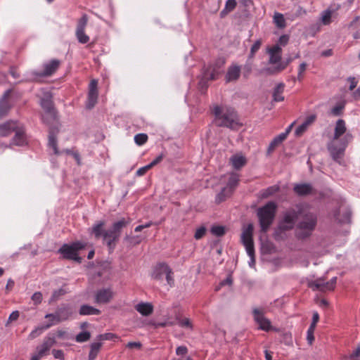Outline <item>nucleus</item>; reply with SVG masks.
<instances>
[{
    "mask_svg": "<svg viewBox=\"0 0 360 360\" xmlns=\"http://www.w3.org/2000/svg\"><path fill=\"white\" fill-rule=\"evenodd\" d=\"M213 112L215 115L216 124L219 127L235 129L239 125L238 115L233 108L221 109L217 105L213 108Z\"/></svg>",
    "mask_w": 360,
    "mask_h": 360,
    "instance_id": "1",
    "label": "nucleus"
},
{
    "mask_svg": "<svg viewBox=\"0 0 360 360\" xmlns=\"http://www.w3.org/2000/svg\"><path fill=\"white\" fill-rule=\"evenodd\" d=\"M352 139V136L349 134H347L339 143H338L336 141L332 140L328 146V149L332 159L341 166H346L344 156L347 145Z\"/></svg>",
    "mask_w": 360,
    "mask_h": 360,
    "instance_id": "2",
    "label": "nucleus"
},
{
    "mask_svg": "<svg viewBox=\"0 0 360 360\" xmlns=\"http://www.w3.org/2000/svg\"><path fill=\"white\" fill-rule=\"evenodd\" d=\"M276 205L274 202H269L264 206L257 210V217L259 219L261 231L266 232L275 217Z\"/></svg>",
    "mask_w": 360,
    "mask_h": 360,
    "instance_id": "3",
    "label": "nucleus"
},
{
    "mask_svg": "<svg viewBox=\"0 0 360 360\" xmlns=\"http://www.w3.org/2000/svg\"><path fill=\"white\" fill-rule=\"evenodd\" d=\"M282 49L278 45H276L268 50L269 54V63L277 64L275 67H269L265 69L267 74H276L283 70L291 61L288 59L286 63H281Z\"/></svg>",
    "mask_w": 360,
    "mask_h": 360,
    "instance_id": "4",
    "label": "nucleus"
},
{
    "mask_svg": "<svg viewBox=\"0 0 360 360\" xmlns=\"http://www.w3.org/2000/svg\"><path fill=\"white\" fill-rule=\"evenodd\" d=\"M224 178L227 179L226 186L216 196V202L218 203L224 201L231 195L239 181V175L234 172L227 174L224 176Z\"/></svg>",
    "mask_w": 360,
    "mask_h": 360,
    "instance_id": "5",
    "label": "nucleus"
},
{
    "mask_svg": "<svg viewBox=\"0 0 360 360\" xmlns=\"http://www.w3.org/2000/svg\"><path fill=\"white\" fill-rule=\"evenodd\" d=\"M253 225L252 224H249L243 231L241 234V240L243 244L244 245L247 254L250 258V261L249 262V265L251 267H253L255 264V250H254V243L252 240V233H253Z\"/></svg>",
    "mask_w": 360,
    "mask_h": 360,
    "instance_id": "6",
    "label": "nucleus"
},
{
    "mask_svg": "<svg viewBox=\"0 0 360 360\" xmlns=\"http://www.w3.org/2000/svg\"><path fill=\"white\" fill-rule=\"evenodd\" d=\"M86 243L76 241L71 244H64L58 250L65 259H72L81 262V258L78 257L79 250L84 248Z\"/></svg>",
    "mask_w": 360,
    "mask_h": 360,
    "instance_id": "7",
    "label": "nucleus"
},
{
    "mask_svg": "<svg viewBox=\"0 0 360 360\" xmlns=\"http://www.w3.org/2000/svg\"><path fill=\"white\" fill-rule=\"evenodd\" d=\"M173 273L169 266L166 264H160L157 265L153 273V278L155 280L162 281L165 278L167 285L169 287L174 285V280L172 276Z\"/></svg>",
    "mask_w": 360,
    "mask_h": 360,
    "instance_id": "8",
    "label": "nucleus"
},
{
    "mask_svg": "<svg viewBox=\"0 0 360 360\" xmlns=\"http://www.w3.org/2000/svg\"><path fill=\"white\" fill-rule=\"evenodd\" d=\"M88 22V16L83 14L78 20L75 34L78 41L81 44H86L89 41V37L85 34V27Z\"/></svg>",
    "mask_w": 360,
    "mask_h": 360,
    "instance_id": "9",
    "label": "nucleus"
},
{
    "mask_svg": "<svg viewBox=\"0 0 360 360\" xmlns=\"http://www.w3.org/2000/svg\"><path fill=\"white\" fill-rule=\"evenodd\" d=\"M98 82L96 79H92L89 85L88 97L86 103L87 108L91 109L94 107L98 101Z\"/></svg>",
    "mask_w": 360,
    "mask_h": 360,
    "instance_id": "10",
    "label": "nucleus"
},
{
    "mask_svg": "<svg viewBox=\"0 0 360 360\" xmlns=\"http://www.w3.org/2000/svg\"><path fill=\"white\" fill-rule=\"evenodd\" d=\"M41 105L45 110V114L42 116L43 121L48 123L56 119V112L51 99L49 97L42 99Z\"/></svg>",
    "mask_w": 360,
    "mask_h": 360,
    "instance_id": "11",
    "label": "nucleus"
},
{
    "mask_svg": "<svg viewBox=\"0 0 360 360\" xmlns=\"http://www.w3.org/2000/svg\"><path fill=\"white\" fill-rule=\"evenodd\" d=\"M297 214L295 210H291L285 212L283 219L279 224L282 230H289L293 228Z\"/></svg>",
    "mask_w": 360,
    "mask_h": 360,
    "instance_id": "12",
    "label": "nucleus"
},
{
    "mask_svg": "<svg viewBox=\"0 0 360 360\" xmlns=\"http://www.w3.org/2000/svg\"><path fill=\"white\" fill-rule=\"evenodd\" d=\"M113 292L110 288H102L96 291L94 295V302L96 304H107L113 297Z\"/></svg>",
    "mask_w": 360,
    "mask_h": 360,
    "instance_id": "13",
    "label": "nucleus"
},
{
    "mask_svg": "<svg viewBox=\"0 0 360 360\" xmlns=\"http://www.w3.org/2000/svg\"><path fill=\"white\" fill-rule=\"evenodd\" d=\"M253 315H254V319L257 322V323L259 325V328L261 330L268 331L271 329V322L270 321L266 319L262 311H261L258 309H253Z\"/></svg>",
    "mask_w": 360,
    "mask_h": 360,
    "instance_id": "14",
    "label": "nucleus"
},
{
    "mask_svg": "<svg viewBox=\"0 0 360 360\" xmlns=\"http://www.w3.org/2000/svg\"><path fill=\"white\" fill-rule=\"evenodd\" d=\"M120 235L114 231L111 228L105 231L103 234L104 243L107 245L109 251L111 252L115 248V242L118 240Z\"/></svg>",
    "mask_w": 360,
    "mask_h": 360,
    "instance_id": "15",
    "label": "nucleus"
},
{
    "mask_svg": "<svg viewBox=\"0 0 360 360\" xmlns=\"http://www.w3.org/2000/svg\"><path fill=\"white\" fill-rule=\"evenodd\" d=\"M56 343V339L54 337H46L44 339V341L41 345L37 347V356L41 358L44 356H46L49 354V351L51 347H53Z\"/></svg>",
    "mask_w": 360,
    "mask_h": 360,
    "instance_id": "16",
    "label": "nucleus"
},
{
    "mask_svg": "<svg viewBox=\"0 0 360 360\" xmlns=\"http://www.w3.org/2000/svg\"><path fill=\"white\" fill-rule=\"evenodd\" d=\"M337 278L333 277L329 281L324 283L321 279H316V290L327 292L333 290L336 285Z\"/></svg>",
    "mask_w": 360,
    "mask_h": 360,
    "instance_id": "17",
    "label": "nucleus"
},
{
    "mask_svg": "<svg viewBox=\"0 0 360 360\" xmlns=\"http://www.w3.org/2000/svg\"><path fill=\"white\" fill-rule=\"evenodd\" d=\"M315 120V115H311L307 117L304 122L300 124L295 131V135L297 137L302 136L308 128L312 125Z\"/></svg>",
    "mask_w": 360,
    "mask_h": 360,
    "instance_id": "18",
    "label": "nucleus"
},
{
    "mask_svg": "<svg viewBox=\"0 0 360 360\" xmlns=\"http://www.w3.org/2000/svg\"><path fill=\"white\" fill-rule=\"evenodd\" d=\"M347 131L346 122L342 119H339L335 125L333 141H338Z\"/></svg>",
    "mask_w": 360,
    "mask_h": 360,
    "instance_id": "19",
    "label": "nucleus"
},
{
    "mask_svg": "<svg viewBox=\"0 0 360 360\" xmlns=\"http://www.w3.org/2000/svg\"><path fill=\"white\" fill-rule=\"evenodd\" d=\"M240 75V67L238 65L233 64L227 70L226 75V80L227 82L236 81Z\"/></svg>",
    "mask_w": 360,
    "mask_h": 360,
    "instance_id": "20",
    "label": "nucleus"
},
{
    "mask_svg": "<svg viewBox=\"0 0 360 360\" xmlns=\"http://www.w3.org/2000/svg\"><path fill=\"white\" fill-rule=\"evenodd\" d=\"M60 61L56 59L51 60L50 62L44 65V70L41 74H37L39 76H49L56 71L60 65Z\"/></svg>",
    "mask_w": 360,
    "mask_h": 360,
    "instance_id": "21",
    "label": "nucleus"
},
{
    "mask_svg": "<svg viewBox=\"0 0 360 360\" xmlns=\"http://www.w3.org/2000/svg\"><path fill=\"white\" fill-rule=\"evenodd\" d=\"M352 212L349 209L343 211L342 215L340 216V210H336L333 212V218L339 223H349L351 221Z\"/></svg>",
    "mask_w": 360,
    "mask_h": 360,
    "instance_id": "22",
    "label": "nucleus"
},
{
    "mask_svg": "<svg viewBox=\"0 0 360 360\" xmlns=\"http://www.w3.org/2000/svg\"><path fill=\"white\" fill-rule=\"evenodd\" d=\"M15 131V135L13 139V144L16 146H23L27 143L25 135L24 134V131L21 127L16 124V128L14 130Z\"/></svg>",
    "mask_w": 360,
    "mask_h": 360,
    "instance_id": "23",
    "label": "nucleus"
},
{
    "mask_svg": "<svg viewBox=\"0 0 360 360\" xmlns=\"http://www.w3.org/2000/svg\"><path fill=\"white\" fill-rule=\"evenodd\" d=\"M135 309L142 316H148L153 311V306L150 302H140L135 305Z\"/></svg>",
    "mask_w": 360,
    "mask_h": 360,
    "instance_id": "24",
    "label": "nucleus"
},
{
    "mask_svg": "<svg viewBox=\"0 0 360 360\" xmlns=\"http://www.w3.org/2000/svg\"><path fill=\"white\" fill-rule=\"evenodd\" d=\"M230 162L234 169H239L245 165L247 160L244 155L237 153L230 158Z\"/></svg>",
    "mask_w": 360,
    "mask_h": 360,
    "instance_id": "25",
    "label": "nucleus"
},
{
    "mask_svg": "<svg viewBox=\"0 0 360 360\" xmlns=\"http://www.w3.org/2000/svg\"><path fill=\"white\" fill-rule=\"evenodd\" d=\"M9 94L10 91H6L0 101V117L6 115L11 108V105L8 101Z\"/></svg>",
    "mask_w": 360,
    "mask_h": 360,
    "instance_id": "26",
    "label": "nucleus"
},
{
    "mask_svg": "<svg viewBox=\"0 0 360 360\" xmlns=\"http://www.w3.org/2000/svg\"><path fill=\"white\" fill-rule=\"evenodd\" d=\"M17 122L13 121L7 122L3 124H0V136H6L9 135L16 128Z\"/></svg>",
    "mask_w": 360,
    "mask_h": 360,
    "instance_id": "27",
    "label": "nucleus"
},
{
    "mask_svg": "<svg viewBox=\"0 0 360 360\" xmlns=\"http://www.w3.org/2000/svg\"><path fill=\"white\" fill-rule=\"evenodd\" d=\"M79 313L82 316L98 315L101 314V311L92 306L83 304L81 306Z\"/></svg>",
    "mask_w": 360,
    "mask_h": 360,
    "instance_id": "28",
    "label": "nucleus"
},
{
    "mask_svg": "<svg viewBox=\"0 0 360 360\" xmlns=\"http://www.w3.org/2000/svg\"><path fill=\"white\" fill-rule=\"evenodd\" d=\"M294 191L299 195H305L312 191V186L308 184H296L294 186Z\"/></svg>",
    "mask_w": 360,
    "mask_h": 360,
    "instance_id": "29",
    "label": "nucleus"
},
{
    "mask_svg": "<svg viewBox=\"0 0 360 360\" xmlns=\"http://www.w3.org/2000/svg\"><path fill=\"white\" fill-rule=\"evenodd\" d=\"M314 224L313 221L309 222H302L299 225V229L304 230L303 233H299L298 234L301 237H307L310 234L314 228Z\"/></svg>",
    "mask_w": 360,
    "mask_h": 360,
    "instance_id": "30",
    "label": "nucleus"
},
{
    "mask_svg": "<svg viewBox=\"0 0 360 360\" xmlns=\"http://www.w3.org/2000/svg\"><path fill=\"white\" fill-rule=\"evenodd\" d=\"M105 225V222L103 221H100L96 222L92 228L91 229V233L94 235V237L97 239L100 238L101 236L103 237V226Z\"/></svg>",
    "mask_w": 360,
    "mask_h": 360,
    "instance_id": "31",
    "label": "nucleus"
},
{
    "mask_svg": "<svg viewBox=\"0 0 360 360\" xmlns=\"http://www.w3.org/2000/svg\"><path fill=\"white\" fill-rule=\"evenodd\" d=\"M61 321H66L70 317L72 314V311L70 306H65L60 307L56 310Z\"/></svg>",
    "mask_w": 360,
    "mask_h": 360,
    "instance_id": "32",
    "label": "nucleus"
},
{
    "mask_svg": "<svg viewBox=\"0 0 360 360\" xmlns=\"http://www.w3.org/2000/svg\"><path fill=\"white\" fill-rule=\"evenodd\" d=\"M283 90L284 84L283 83H280L276 86L273 92V100L274 101L280 102L284 100V97L283 96Z\"/></svg>",
    "mask_w": 360,
    "mask_h": 360,
    "instance_id": "33",
    "label": "nucleus"
},
{
    "mask_svg": "<svg viewBox=\"0 0 360 360\" xmlns=\"http://www.w3.org/2000/svg\"><path fill=\"white\" fill-rule=\"evenodd\" d=\"M130 223L129 219L122 218L112 224L111 229L118 235H120L121 230Z\"/></svg>",
    "mask_w": 360,
    "mask_h": 360,
    "instance_id": "34",
    "label": "nucleus"
},
{
    "mask_svg": "<svg viewBox=\"0 0 360 360\" xmlns=\"http://www.w3.org/2000/svg\"><path fill=\"white\" fill-rule=\"evenodd\" d=\"M334 11L330 9L325 10L321 14V22L324 25H328L332 22Z\"/></svg>",
    "mask_w": 360,
    "mask_h": 360,
    "instance_id": "35",
    "label": "nucleus"
},
{
    "mask_svg": "<svg viewBox=\"0 0 360 360\" xmlns=\"http://www.w3.org/2000/svg\"><path fill=\"white\" fill-rule=\"evenodd\" d=\"M45 318L49 319V323L45 326V328H47V329L49 328L51 326H52L53 325H56V324L59 323L60 322H61L60 319L57 311H56L55 314H47L45 316Z\"/></svg>",
    "mask_w": 360,
    "mask_h": 360,
    "instance_id": "36",
    "label": "nucleus"
},
{
    "mask_svg": "<svg viewBox=\"0 0 360 360\" xmlns=\"http://www.w3.org/2000/svg\"><path fill=\"white\" fill-rule=\"evenodd\" d=\"M274 22L277 27L282 29L285 27V20L283 14L280 13H275L274 15Z\"/></svg>",
    "mask_w": 360,
    "mask_h": 360,
    "instance_id": "37",
    "label": "nucleus"
},
{
    "mask_svg": "<svg viewBox=\"0 0 360 360\" xmlns=\"http://www.w3.org/2000/svg\"><path fill=\"white\" fill-rule=\"evenodd\" d=\"M311 319V323L309 328L308 329L307 336V339L309 345H311L314 340V332L315 328V313L313 314Z\"/></svg>",
    "mask_w": 360,
    "mask_h": 360,
    "instance_id": "38",
    "label": "nucleus"
},
{
    "mask_svg": "<svg viewBox=\"0 0 360 360\" xmlns=\"http://www.w3.org/2000/svg\"><path fill=\"white\" fill-rule=\"evenodd\" d=\"M101 347V342H93L91 345V350L89 354V360H94L96 357Z\"/></svg>",
    "mask_w": 360,
    "mask_h": 360,
    "instance_id": "39",
    "label": "nucleus"
},
{
    "mask_svg": "<svg viewBox=\"0 0 360 360\" xmlns=\"http://www.w3.org/2000/svg\"><path fill=\"white\" fill-rule=\"evenodd\" d=\"M345 107V101H342L331 109V113L335 116H340L342 114Z\"/></svg>",
    "mask_w": 360,
    "mask_h": 360,
    "instance_id": "40",
    "label": "nucleus"
},
{
    "mask_svg": "<svg viewBox=\"0 0 360 360\" xmlns=\"http://www.w3.org/2000/svg\"><path fill=\"white\" fill-rule=\"evenodd\" d=\"M175 324V321L170 317H167L163 321H159L157 323H153L154 326L155 328L159 327H167V326H172Z\"/></svg>",
    "mask_w": 360,
    "mask_h": 360,
    "instance_id": "41",
    "label": "nucleus"
},
{
    "mask_svg": "<svg viewBox=\"0 0 360 360\" xmlns=\"http://www.w3.org/2000/svg\"><path fill=\"white\" fill-rule=\"evenodd\" d=\"M236 4L237 3L236 0H227L225 4V8L221 12V15H223L224 14L233 11L236 8Z\"/></svg>",
    "mask_w": 360,
    "mask_h": 360,
    "instance_id": "42",
    "label": "nucleus"
},
{
    "mask_svg": "<svg viewBox=\"0 0 360 360\" xmlns=\"http://www.w3.org/2000/svg\"><path fill=\"white\" fill-rule=\"evenodd\" d=\"M47 328H45V326H38L35 329H34L28 335L29 340H34L36 338L39 337L44 330H46Z\"/></svg>",
    "mask_w": 360,
    "mask_h": 360,
    "instance_id": "43",
    "label": "nucleus"
},
{
    "mask_svg": "<svg viewBox=\"0 0 360 360\" xmlns=\"http://www.w3.org/2000/svg\"><path fill=\"white\" fill-rule=\"evenodd\" d=\"M148 141V136L146 134H138L134 136V141L138 146H142Z\"/></svg>",
    "mask_w": 360,
    "mask_h": 360,
    "instance_id": "44",
    "label": "nucleus"
},
{
    "mask_svg": "<svg viewBox=\"0 0 360 360\" xmlns=\"http://www.w3.org/2000/svg\"><path fill=\"white\" fill-rule=\"evenodd\" d=\"M49 146L53 149V151L55 154H58L57 141L56 137L52 133H50L49 136Z\"/></svg>",
    "mask_w": 360,
    "mask_h": 360,
    "instance_id": "45",
    "label": "nucleus"
},
{
    "mask_svg": "<svg viewBox=\"0 0 360 360\" xmlns=\"http://www.w3.org/2000/svg\"><path fill=\"white\" fill-rule=\"evenodd\" d=\"M90 338H91V334L89 332L83 331V332L79 333L76 336L75 340L77 342H84L89 340L90 339Z\"/></svg>",
    "mask_w": 360,
    "mask_h": 360,
    "instance_id": "46",
    "label": "nucleus"
},
{
    "mask_svg": "<svg viewBox=\"0 0 360 360\" xmlns=\"http://www.w3.org/2000/svg\"><path fill=\"white\" fill-rule=\"evenodd\" d=\"M211 233L217 236H221L225 233L224 227L221 226H214L211 229Z\"/></svg>",
    "mask_w": 360,
    "mask_h": 360,
    "instance_id": "47",
    "label": "nucleus"
},
{
    "mask_svg": "<svg viewBox=\"0 0 360 360\" xmlns=\"http://www.w3.org/2000/svg\"><path fill=\"white\" fill-rule=\"evenodd\" d=\"M124 240L130 245H135L141 243V238L139 236H126Z\"/></svg>",
    "mask_w": 360,
    "mask_h": 360,
    "instance_id": "48",
    "label": "nucleus"
},
{
    "mask_svg": "<svg viewBox=\"0 0 360 360\" xmlns=\"http://www.w3.org/2000/svg\"><path fill=\"white\" fill-rule=\"evenodd\" d=\"M207 229L205 226H200L196 229L194 238L196 240L201 239L206 233Z\"/></svg>",
    "mask_w": 360,
    "mask_h": 360,
    "instance_id": "49",
    "label": "nucleus"
},
{
    "mask_svg": "<svg viewBox=\"0 0 360 360\" xmlns=\"http://www.w3.org/2000/svg\"><path fill=\"white\" fill-rule=\"evenodd\" d=\"M179 325L182 328L192 329L193 326L189 319L184 318L179 321Z\"/></svg>",
    "mask_w": 360,
    "mask_h": 360,
    "instance_id": "50",
    "label": "nucleus"
},
{
    "mask_svg": "<svg viewBox=\"0 0 360 360\" xmlns=\"http://www.w3.org/2000/svg\"><path fill=\"white\" fill-rule=\"evenodd\" d=\"M261 46V41L259 40L256 41L250 49V58H252L255 53L259 49Z\"/></svg>",
    "mask_w": 360,
    "mask_h": 360,
    "instance_id": "51",
    "label": "nucleus"
},
{
    "mask_svg": "<svg viewBox=\"0 0 360 360\" xmlns=\"http://www.w3.org/2000/svg\"><path fill=\"white\" fill-rule=\"evenodd\" d=\"M65 293V290L63 289H59L57 290H55L50 299V302L56 301L60 295H63Z\"/></svg>",
    "mask_w": 360,
    "mask_h": 360,
    "instance_id": "52",
    "label": "nucleus"
},
{
    "mask_svg": "<svg viewBox=\"0 0 360 360\" xmlns=\"http://www.w3.org/2000/svg\"><path fill=\"white\" fill-rule=\"evenodd\" d=\"M32 300L35 305L40 304L42 301V295L40 292H34L32 296Z\"/></svg>",
    "mask_w": 360,
    "mask_h": 360,
    "instance_id": "53",
    "label": "nucleus"
},
{
    "mask_svg": "<svg viewBox=\"0 0 360 360\" xmlns=\"http://www.w3.org/2000/svg\"><path fill=\"white\" fill-rule=\"evenodd\" d=\"M287 138L286 134L283 132L276 136L273 141L274 143H276L278 146L285 139Z\"/></svg>",
    "mask_w": 360,
    "mask_h": 360,
    "instance_id": "54",
    "label": "nucleus"
},
{
    "mask_svg": "<svg viewBox=\"0 0 360 360\" xmlns=\"http://www.w3.org/2000/svg\"><path fill=\"white\" fill-rule=\"evenodd\" d=\"M52 354L56 359H64V353L61 349H53Z\"/></svg>",
    "mask_w": 360,
    "mask_h": 360,
    "instance_id": "55",
    "label": "nucleus"
},
{
    "mask_svg": "<svg viewBox=\"0 0 360 360\" xmlns=\"http://www.w3.org/2000/svg\"><path fill=\"white\" fill-rule=\"evenodd\" d=\"M307 64L305 63H302L299 66L297 79L300 80L302 77V74L306 70Z\"/></svg>",
    "mask_w": 360,
    "mask_h": 360,
    "instance_id": "56",
    "label": "nucleus"
},
{
    "mask_svg": "<svg viewBox=\"0 0 360 360\" xmlns=\"http://www.w3.org/2000/svg\"><path fill=\"white\" fill-rule=\"evenodd\" d=\"M19 316H20V314H19V311H13L9 317H8V323H10V322H12V321H16L18 318H19Z\"/></svg>",
    "mask_w": 360,
    "mask_h": 360,
    "instance_id": "57",
    "label": "nucleus"
},
{
    "mask_svg": "<svg viewBox=\"0 0 360 360\" xmlns=\"http://www.w3.org/2000/svg\"><path fill=\"white\" fill-rule=\"evenodd\" d=\"M141 343L140 342H129L127 345V347L129 349L136 348V349H141Z\"/></svg>",
    "mask_w": 360,
    "mask_h": 360,
    "instance_id": "58",
    "label": "nucleus"
},
{
    "mask_svg": "<svg viewBox=\"0 0 360 360\" xmlns=\"http://www.w3.org/2000/svg\"><path fill=\"white\" fill-rule=\"evenodd\" d=\"M348 80L350 82V85L349 86V91H353L357 86L358 81L355 77H349Z\"/></svg>",
    "mask_w": 360,
    "mask_h": 360,
    "instance_id": "59",
    "label": "nucleus"
},
{
    "mask_svg": "<svg viewBox=\"0 0 360 360\" xmlns=\"http://www.w3.org/2000/svg\"><path fill=\"white\" fill-rule=\"evenodd\" d=\"M188 349L185 346H179L176 349L177 355H184L187 353Z\"/></svg>",
    "mask_w": 360,
    "mask_h": 360,
    "instance_id": "60",
    "label": "nucleus"
},
{
    "mask_svg": "<svg viewBox=\"0 0 360 360\" xmlns=\"http://www.w3.org/2000/svg\"><path fill=\"white\" fill-rule=\"evenodd\" d=\"M276 146H278V145L276 143H274V141H272L269 146L267 153L269 154L271 153L274 150V149L276 148Z\"/></svg>",
    "mask_w": 360,
    "mask_h": 360,
    "instance_id": "61",
    "label": "nucleus"
},
{
    "mask_svg": "<svg viewBox=\"0 0 360 360\" xmlns=\"http://www.w3.org/2000/svg\"><path fill=\"white\" fill-rule=\"evenodd\" d=\"M288 41V37L286 35H283L279 38V42L281 44L285 46Z\"/></svg>",
    "mask_w": 360,
    "mask_h": 360,
    "instance_id": "62",
    "label": "nucleus"
},
{
    "mask_svg": "<svg viewBox=\"0 0 360 360\" xmlns=\"http://www.w3.org/2000/svg\"><path fill=\"white\" fill-rule=\"evenodd\" d=\"M162 159H163V155H160L154 160H153L150 163L153 166H155L157 164H158L159 162H160L162 160Z\"/></svg>",
    "mask_w": 360,
    "mask_h": 360,
    "instance_id": "63",
    "label": "nucleus"
},
{
    "mask_svg": "<svg viewBox=\"0 0 360 360\" xmlns=\"http://www.w3.org/2000/svg\"><path fill=\"white\" fill-rule=\"evenodd\" d=\"M353 97L355 100H360V88L353 92Z\"/></svg>",
    "mask_w": 360,
    "mask_h": 360,
    "instance_id": "64",
    "label": "nucleus"
}]
</instances>
